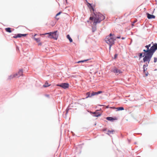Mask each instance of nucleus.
Wrapping results in <instances>:
<instances>
[{
	"label": "nucleus",
	"mask_w": 157,
	"mask_h": 157,
	"mask_svg": "<svg viewBox=\"0 0 157 157\" xmlns=\"http://www.w3.org/2000/svg\"><path fill=\"white\" fill-rule=\"evenodd\" d=\"M17 75V74H13V75H10V76H9V79H11L13 78L14 77H15Z\"/></svg>",
	"instance_id": "6ab92c4d"
},
{
	"label": "nucleus",
	"mask_w": 157,
	"mask_h": 157,
	"mask_svg": "<svg viewBox=\"0 0 157 157\" xmlns=\"http://www.w3.org/2000/svg\"><path fill=\"white\" fill-rule=\"evenodd\" d=\"M112 38H113V39L114 40V41L115 40L117 39V36H112Z\"/></svg>",
	"instance_id": "cd10ccee"
},
{
	"label": "nucleus",
	"mask_w": 157,
	"mask_h": 157,
	"mask_svg": "<svg viewBox=\"0 0 157 157\" xmlns=\"http://www.w3.org/2000/svg\"><path fill=\"white\" fill-rule=\"evenodd\" d=\"M92 32H94L96 30V28H92Z\"/></svg>",
	"instance_id": "2f4dec72"
},
{
	"label": "nucleus",
	"mask_w": 157,
	"mask_h": 157,
	"mask_svg": "<svg viewBox=\"0 0 157 157\" xmlns=\"http://www.w3.org/2000/svg\"><path fill=\"white\" fill-rule=\"evenodd\" d=\"M22 69H21L19 70L17 74V75H18V77H19L20 76H21V75H22Z\"/></svg>",
	"instance_id": "4468645a"
},
{
	"label": "nucleus",
	"mask_w": 157,
	"mask_h": 157,
	"mask_svg": "<svg viewBox=\"0 0 157 157\" xmlns=\"http://www.w3.org/2000/svg\"><path fill=\"white\" fill-rule=\"evenodd\" d=\"M50 86V85H48V83L47 82H46L45 84L43 85V87H46L49 86Z\"/></svg>",
	"instance_id": "412c9836"
},
{
	"label": "nucleus",
	"mask_w": 157,
	"mask_h": 157,
	"mask_svg": "<svg viewBox=\"0 0 157 157\" xmlns=\"http://www.w3.org/2000/svg\"><path fill=\"white\" fill-rule=\"evenodd\" d=\"M113 71L115 74H120L122 72L121 71L117 69L116 68L113 69Z\"/></svg>",
	"instance_id": "0eeeda50"
},
{
	"label": "nucleus",
	"mask_w": 157,
	"mask_h": 157,
	"mask_svg": "<svg viewBox=\"0 0 157 157\" xmlns=\"http://www.w3.org/2000/svg\"><path fill=\"white\" fill-rule=\"evenodd\" d=\"M109 108L112 109H115L116 108H115L114 107H109Z\"/></svg>",
	"instance_id": "f704fd0d"
},
{
	"label": "nucleus",
	"mask_w": 157,
	"mask_h": 157,
	"mask_svg": "<svg viewBox=\"0 0 157 157\" xmlns=\"http://www.w3.org/2000/svg\"><path fill=\"white\" fill-rule=\"evenodd\" d=\"M67 38L69 40L70 42H72L73 41L71 37L68 34L67 36Z\"/></svg>",
	"instance_id": "f3484780"
},
{
	"label": "nucleus",
	"mask_w": 157,
	"mask_h": 157,
	"mask_svg": "<svg viewBox=\"0 0 157 157\" xmlns=\"http://www.w3.org/2000/svg\"><path fill=\"white\" fill-rule=\"evenodd\" d=\"M17 49H18V47H17Z\"/></svg>",
	"instance_id": "a18cd8bd"
},
{
	"label": "nucleus",
	"mask_w": 157,
	"mask_h": 157,
	"mask_svg": "<svg viewBox=\"0 0 157 157\" xmlns=\"http://www.w3.org/2000/svg\"><path fill=\"white\" fill-rule=\"evenodd\" d=\"M5 29L6 31L7 32H8L9 33H11L12 32L11 29L10 28H6Z\"/></svg>",
	"instance_id": "a211bd4d"
},
{
	"label": "nucleus",
	"mask_w": 157,
	"mask_h": 157,
	"mask_svg": "<svg viewBox=\"0 0 157 157\" xmlns=\"http://www.w3.org/2000/svg\"><path fill=\"white\" fill-rule=\"evenodd\" d=\"M124 39H125V38H124V37H122V38H121V39H122V40H124Z\"/></svg>",
	"instance_id": "ea45409f"
},
{
	"label": "nucleus",
	"mask_w": 157,
	"mask_h": 157,
	"mask_svg": "<svg viewBox=\"0 0 157 157\" xmlns=\"http://www.w3.org/2000/svg\"><path fill=\"white\" fill-rule=\"evenodd\" d=\"M86 0V1L87 4L89 5V6H88L89 7V8L92 9L93 10V11H94V10L93 7L92 6V4H90L88 2H87V0Z\"/></svg>",
	"instance_id": "2eb2a0df"
},
{
	"label": "nucleus",
	"mask_w": 157,
	"mask_h": 157,
	"mask_svg": "<svg viewBox=\"0 0 157 157\" xmlns=\"http://www.w3.org/2000/svg\"><path fill=\"white\" fill-rule=\"evenodd\" d=\"M143 53H139V57L140 58H141L142 57H144V56H145V55H144L143 56Z\"/></svg>",
	"instance_id": "b1692460"
},
{
	"label": "nucleus",
	"mask_w": 157,
	"mask_h": 157,
	"mask_svg": "<svg viewBox=\"0 0 157 157\" xmlns=\"http://www.w3.org/2000/svg\"><path fill=\"white\" fill-rule=\"evenodd\" d=\"M109 52L110 51V50L111 49V46L113 45V44H109Z\"/></svg>",
	"instance_id": "c756f323"
},
{
	"label": "nucleus",
	"mask_w": 157,
	"mask_h": 157,
	"mask_svg": "<svg viewBox=\"0 0 157 157\" xmlns=\"http://www.w3.org/2000/svg\"><path fill=\"white\" fill-rule=\"evenodd\" d=\"M57 31H55L53 32H50L49 33H45L44 34H48V37L50 38L54 39L56 40H57L58 38V36L56 35V32Z\"/></svg>",
	"instance_id": "7ed1b4c3"
},
{
	"label": "nucleus",
	"mask_w": 157,
	"mask_h": 157,
	"mask_svg": "<svg viewBox=\"0 0 157 157\" xmlns=\"http://www.w3.org/2000/svg\"><path fill=\"white\" fill-rule=\"evenodd\" d=\"M152 44V42H151L150 44H149L148 45H146L145 46V47H149V48H150V47H151V44Z\"/></svg>",
	"instance_id": "bb28decb"
},
{
	"label": "nucleus",
	"mask_w": 157,
	"mask_h": 157,
	"mask_svg": "<svg viewBox=\"0 0 157 157\" xmlns=\"http://www.w3.org/2000/svg\"><path fill=\"white\" fill-rule=\"evenodd\" d=\"M13 38H18V37H17V35L16 36H14L13 37Z\"/></svg>",
	"instance_id": "c9c22d12"
},
{
	"label": "nucleus",
	"mask_w": 157,
	"mask_h": 157,
	"mask_svg": "<svg viewBox=\"0 0 157 157\" xmlns=\"http://www.w3.org/2000/svg\"><path fill=\"white\" fill-rule=\"evenodd\" d=\"M99 106H104V105H99Z\"/></svg>",
	"instance_id": "37998d69"
},
{
	"label": "nucleus",
	"mask_w": 157,
	"mask_h": 157,
	"mask_svg": "<svg viewBox=\"0 0 157 157\" xmlns=\"http://www.w3.org/2000/svg\"><path fill=\"white\" fill-rule=\"evenodd\" d=\"M46 96L47 97H48L49 96V95H48V94H47L46 95Z\"/></svg>",
	"instance_id": "a19ab883"
},
{
	"label": "nucleus",
	"mask_w": 157,
	"mask_h": 157,
	"mask_svg": "<svg viewBox=\"0 0 157 157\" xmlns=\"http://www.w3.org/2000/svg\"><path fill=\"white\" fill-rule=\"evenodd\" d=\"M98 110H97L95 112H91V114H93V117H98L101 116V114L99 113H98L97 112L98 111Z\"/></svg>",
	"instance_id": "423d86ee"
},
{
	"label": "nucleus",
	"mask_w": 157,
	"mask_h": 157,
	"mask_svg": "<svg viewBox=\"0 0 157 157\" xmlns=\"http://www.w3.org/2000/svg\"><path fill=\"white\" fill-rule=\"evenodd\" d=\"M94 16L90 17V20L94 19V23H99L105 18V17L100 13H94Z\"/></svg>",
	"instance_id": "f03ea898"
},
{
	"label": "nucleus",
	"mask_w": 157,
	"mask_h": 157,
	"mask_svg": "<svg viewBox=\"0 0 157 157\" xmlns=\"http://www.w3.org/2000/svg\"><path fill=\"white\" fill-rule=\"evenodd\" d=\"M114 36V34H112L111 33L109 34V35L107 36L106 37H108V38L112 37V36Z\"/></svg>",
	"instance_id": "393cba45"
},
{
	"label": "nucleus",
	"mask_w": 157,
	"mask_h": 157,
	"mask_svg": "<svg viewBox=\"0 0 157 157\" xmlns=\"http://www.w3.org/2000/svg\"><path fill=\"white\" fill-rule=\"evenodd\" d=\"M117 56H118V54H115L114 56V59H116L117 58Z\"/></svg>",
	"instance_id": "473e14b6"
},
{
	"label": "nucleus",
	"mask_w": 157,
	"mask_h": 157,
	"mask_svg": "<svg viewBox=\"0 0 157 157\" xmlns=\"http://www.w3.org/2000/svg\"><path fill=\"white\" fill-rule=\"evenodd\" d=\"M146 15H147V17L148 19H151L152 18H155V16L154 15L148 13H146Z\"/></svg>",
	"instance_id": "6e6552de"
},
{
	"label": "nucleus",
	"mask_w": 157,
	"mask_h": 157,
	"mask_svg": "<svg viewBox=\"0 0 157 157\" xmlns=\"http://www.w3.org/2000/svg\"><path fill=\"white\" fill-rule=\"evenodd\" d=\"M146 65H147V67L148 66V64L146 63V64H145Z\"/></svg>",
	"instance_id": "c03bdc74"
},
{
	"label": "nucleus",
	"mask_w": 157,
	"mask_h": 157,
	"mask_svg": "<svg viewBox=\"0 0 157 157\" xmlns=\"http://www.w3.org/2000/svg\"><path fill=\"white\" fill-rule=\"evenodd\" d=\"M56 86L61 87L64 89H66L68 88L69 84L67 83H63L60 84H57Z\"/></svg>",
	"instance_id": "39448f33"
},
{
	"label": "nucleus",
	"mask_w": 157,
	"mask_h": 157,
	"mask_svg": "<svg viewBox=\"0 0 157 157\" xmlns=\"http://www.w3.org/2000/svg\"><path fill=\"white\" fill-rule=\"evenodd\" d=\"M147 65H144L143 66V72L145 73H146V71L147 69Z\"/></svg>",
	"instance_id": "dca6fc26"
},
{
	"label": "nucleus",
	"mask_w": 157,
	"mask_h": 157,
	"mask_svg": "<svg viewBox=\"0 0 157 157\" xmlns=\"http://www.w3.org/2000/svg\"><path fill=\"white\" fill-rule=\"evenodd\" d=\"M39 45H41V43H39V44H38Z\"/></svg>",
	"instance_id": "79ce46f5"
},
{
	"label": "nucleus",
	"mask_w": 157,
	"mask_h": 157,
	"mask_svg": "<svg viewBox=\"0 0 157 157\" xmlns=\"http://www.w3.org/2000/svg\"><path fill=\"white\" fill-rule=\"evenodd\" d=\"M106 108H109V105H108V106H106Z\"/></svg>",
	"instance_id": "58836bf2"
},
{
	"label": "nucleus",
	"mask_w": 157,
	"mask_h": 157,
	"mask_svg": "<svg viewBox=\"0 0 157 157\" xmlns=\"http://www.w3.org/2000/svg\"><path fill=\"white\" fill-rule=\"evenodd\" d=\"M152 43L153 45L152 46V48L153 49V50L154 51V52L157 50V43H153V42H152Z\"/></svg>",
	"instance_id": "1a4fd4ad"
},
{
	"label": "nucleus",
	"mask_w": 157,
	"mask_h": 157,
	"mask_svg": "<svg viewBox=\"0 0 157 157\" xmlns=\"http://www.w3.org/2000/svg\"><path fill=\"white\" fill-rule=\"evenodd\" d=\"M36 34L34 35V36H36Z\"/></svg>",
	"instance_id": "49530a36"
},
{
	"label": "nucleus",
	"mask_w": 157,
	"mask_h": 157,
	"mask_svg": "<svg viewBox=\"0 0 157 157\" xmlns=\"http://www.w3.org/2000/svg\"><path fill=\"white\" fill-rule=\"evenodd\" d=\"M106 119L107 120L111 121H113L114 120H115V119L110 117H107L106 118Z\"/></svg>",
	"instance_id": "9b49d317"
},
{
	"label": "nucleus",
	"mask_w": 157,
	"mask_h": 157,
	"mask_svg": "<svg viewBox=\"0 0 157 157\" xmlns=\"http://www.w3.org/2000/svg\"><path fill=\"white\" fill-rule=\"evenodd\" d=\"M92 93L91 94L90 92H88L86 93V95L87 96L86 97V98H90L92 96H93V95H91Z\"/></svg>",
	"instance_id": "f8f14e48"
},
{
	"label": "nucleus",
	"mask_w": 157,
	"mask_h": 157,
	"mask_svg": "<svg viewBox=\"0 0 157 157\" xmlns=\"http://www.w3.org/2000/svg\"><path fill=\"white\" fill-rule=\"evenodd\" d=\"M69 109H68V108H67L66 109V114H65L66 115H67V113H68V111H69Z\"/></svg>",
	"instance_id": "7c9ffc66"
},
{
	"label": "nucleus",
	"mask_w": 157,
	"mask_h": 157,
	"mask_svg": "<svg viewBox=\"0 0 157 157\" xmlns=\"http://www.w3.org/2000/svg\"><path fill=\"white\" fill-rule=\"evenodd\" d=\"M61 12H59L56 15V16H59V15L61 13Z\"/></svg>",
	"instance_id": "72a5a7b5"
},
{
	"label": "nucleus",
	"mask_w": 157,
	"mask_h": 157,
	"mask_svg": "<svg viewBox=\"0 0 157 157\" xmlns=\"http://www.w3.org/2000/svg\"><path fill=\"white\" fill-rule=\"evenodd\" d=\"M117 39H120L121 38V37L120 36H118L117 37Z\"/></svg>",
	"instance_id": "4c0bfd02"
},
{
	"label": "nucleus",
	"mask_w": 157,
	"mask_h": 157,
	"mask_svg": "<svg viewBox=\"0 0 157 157\" xmlns=\"http://www.w3.org/2000/svg\"><path fill=\"white\" fill-rule=\"evenodd\" d=\"M66 1H67V0H66Z\"/></svg>",
	"instance_id": "de8ad7c7"
},
{
	"label": "nucleus",
	"mask_w": 157,
	"mask_h": 157,
	"mask_svg": "<svg viewBox=\"0 0 157 157\" xmlns=\"http://www.w3.org/2000/svg\"><path fill=\"white\" fill-rule=\"evenodd\" d=\"M148 73L147 72V73L145 74V75L146 76H147L148 75Z\"/></svg>",
	"instance_id": "e433bc0d"
},
{
	"label": "nucleus",
	"mask_w": 157,
	"mask_h": 157,
	"mask_svg": "<svg viewBox=\"0 0 157 157\" xmlns=\"http://www.w3.org/2000/svg\"><path fill=\"white\" fill-rule=\"evenodd\" d=\"M114 132V130H112L111 131L108 130L107 134L109 135L110 134H113Z\"/></svg>",
	"instance_id": "aec40b11"
},
{
	"label": "nucleus",
	"mask_w": 157,
	"mask_h": 157,
	"mask_svg": "<svg viewBox=\"0 0 157 157\" xmlns=\"http://www.w3.org/2000/svg\"><path fill=\"white\" fill-rule=\"evenodd\" d=\"M90 59H85V60H84L79 61H78L77 62V63H83V62H85L86 61H87L88 60H89Z\"/></svg>",
	"instance_id": "5701e85b"
},
{
	"label": "nucleus",
	"mask_w": 157,
	"mask_h": 157,
	"mask_svg": "<svg viewBox=\"0 0 157 157\" xmlns=\"http://www.w3.org/2000/svg\"><path fill=\"white\" fill-rule=\"evenodd\" d=\"M154 62L156 63L157 61V58L155 57L154 58Z\"/></svg>",
	"instance_id": "c85d7f7f"
},
{
	"label": "nucleus",
	"mask_w": 157,
	"mask_h": 157,
	"mask_svg": "<svg viewBox=\"0 0 157 157\" xmlns=\"http://www.w3.org/2000/svg\"><path fill=\"white\" fill-rule=\"evenodd\" d=\"M17 37H21L22 36H25L26 35H27V34H20V33H19V34H17Z\"/></svg>",
	"instance_id": "ddd939ff"
},
{
	"label": "nucleus",
	"mask_w": 157,
	"mask_h": 157,
	"mask_svg": "<svg viewBox=\"0 0 157 157\" xmlns=\"http://www.w3.org/2000/svg\"><path fill=\"white\" fill-rule=\"evenodd\" d=\"M105 41L108 44H114V40L112 37L108 38L106 37L105 39Z\"/></svg>",
	"instance_id": "20e7f679"
},
{
	"label": "nucleus",
	"mask_w": 157,
	"mask_h": 157,
	"mask_svg": "<svg viewBox=\"0 0 157 157\" xmlns=\"http://www.w3.org/2000/svg\"><path fill=\"white\" fill-rule=\"evenodd\" d=\"M35 40L37 42H39L40 41V40L39 38H34Z\"/></svg>",
	"instance_id": "a878e982"
},
{
	"label": "nucleus",
	"mask_w": 157,
	"mask_h": 157,
	"mask_svg": "<svg viewBox=\"0 0 157 157\" xmlns=\"http://www.w3.org/2000/svg\"><path fill=\"white\" fill-rule=\"evenodd\" d=\"M145 47L147 48V49H144L143 50L144 52V55H145V56L143 59V61L144 62L147 61L149 63L154 52L153 49L152 48V46L150 47V48L149 47Z\"/></svg>",
	"instance_id": "f257e3e1"
},
{
	"label": "nucleus",
	"mask_w": 157,
	"mask_h": 157,
	"mask_svg": "<svg viewBox=\"0 0 157 157\" xmlns=\"http://www.w3.org/2000/svg\"><path fill=\"white\" fill-rule=\"evenodd\" d=\"M102 93V91H98V92H94L93 91L92 92V95H93V96H94L96 95H97L99 94H100Z\"/></svg>",
	"instance_id": "9d476101"
},
{
	"label": "nucleus",
	"mask_w": 157,
	"mask_h": 157,
	"mask_svg": "<svg viewBox=\"0 0 157 157\" xmlns=\"http://www.w3.org/2000/svg\"><path fill=\"white\" fill-rule=\"evenodd\" d=\"M117 111L123 110H124V108L122 107L116 108Z\"/></svg>",
	"instance_id": "4be33fe9"
}]
</instances>
